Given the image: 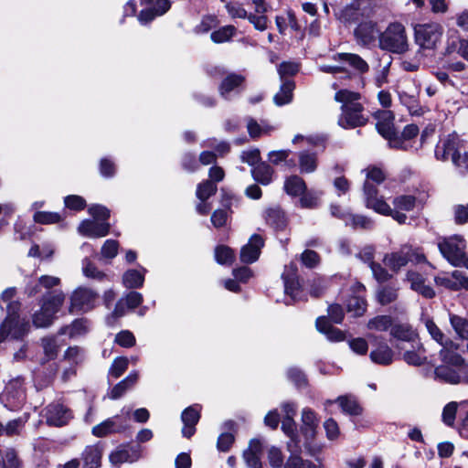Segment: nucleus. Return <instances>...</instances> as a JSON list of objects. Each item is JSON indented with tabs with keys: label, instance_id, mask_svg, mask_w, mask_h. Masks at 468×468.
Segmentation results:
<instances>
[{
	"label": "nucleus",
	"instance_id": "1",
	"mask_svg": "<svg viewBox=\"0 0 468 468\" xmlns=\"http://www.w3.org/2000/svg\"><path fill=\"white\" fill-rule=\"evenodd\" d=\"M360 99V93L349 90L343 89L335 92V101L342 104L338 119L341 127L355 128L367 123L368 119L364 114L365 109L359 101Z\"/></svg>",
	"mask_w": 468,
	"mask_h": 468
},
{
	"label": "nucleus",
	"instance_id": "2",
	"mask_svg": "<svg viewBox=\"0 0 468 468\" xmlns=\"http://www.w3.org/2000/svg\"><path fill=\"white\" fill-rule=\"evenodd\" d=\"M440 357L443 365L435 367V379L448 384L468 383V364L457 352L444 347Z\"/></svg>",
	"mask_w": 468,
	"mask_h": 468
},
{
	"label": "nucleus",
	"instance_id": "3",
	"mask_svg": "<svg viewBox=\"0 0 468 468\" xmlns=\"http://www.w3.org/2000/svg\"><path fill=\"white\" fill-rule=\"evenodd\" d=\"M366 174V181L363 186L366 206L377 213L390 212L389 205L378 195L376 185L381 184L385 180V174L379 167L368 166L363 170Z\"/></svg>",
	"mask_w": 468,
	"mask_h": 468
},
{
	"label": "nucleus",
	"instance_id": "4",
	"mask_svg": "<svg viewBox=\"0 0 468 468\" xmlns=\"http://www.w3.org/2000/svg\"><path fill=\"white\" fill-rule=\"evenodd\" d=\"M19 309L20 303H8L6 307L7 316L0 325V342L9 337L11 339H20L27 334L29 324L19 318Z\"/></svg>",
	"mask_w": 468,
	"mask_h": 468
},
{
	"label": "nucleus",
	"instance_id": "5",
	"mask_svg": "<svg viewBox=\"0 0 468 468\" xmlns=\"http://www.w3.org/2000/svg\"><path fill=\"white\" fill-rule=\"evenodd\" d=\"M442 256L453 266L468 269V257L464 252L465 241L458 235L444 238L438 243Z\"/></svg>",
	"mask_w": 468,
	"mask_h": 468
},
{
	"label": "nucleus",
	"instance_id": "6",
	"mask_svg": "<svg viewBox=\"0 0 468 468\" xmlns=\"http://www.w3.org/2000/svg\"><path fill=\"white\" fill-rule=\"evenodd\" d=\"M379 47L382 49L401 54L408 49V38L405 27L400 23L390 24L379 35Z\"/></svg>",
	"mask_w": 468,
	"mask_h": 468
},
{
	"label": "nucleus",
	"instance_id": "7",
	"mask_svg": "<svg viewBox=\"0 0 468 468\" xmlns=\"http://www.w3.org/2000/svg\"><path fill=\"white\" fill-rule=\"evenodd\" d=\"M423 260L424 256L418 253L412 246L404 244L398 250L386 253L383 258V262L389 270L397 272L409 262L419 263Z\"/></svg>",
	"mask_w": 468,
	"mask_h": 468
},
{
	"label": "nucleus",
	"instance_id": "8",
	"mask_svg": "<svg viewBox=\"0 0 468 468\" xmlns=\"http://www.w3.org/2000/svg\"><path fill=\"white\" fill-rule=\"evenodd\" d=\"M99 300V293L88 287L80 286L70 294L69 312L70 314L88 313L94 309Z\"/></svg>",
	"mask_w": 468,
	"mask_h": 468
},
{
	"label": "nucleus",
	"instance_id": "9",
	"mask_svg": "<svg viewBox=\"0 0 468 468\" xmlns=\"http://www.w3.org/2000/svg\"><path fill=\"white\" fill-rule=\"evenodd\" d=\"M414 32L416 43L426 49H434L442 36V28L437 23L418 24Z\"/></svg>",
	"mask_w": 468,
	"mask_h": 468
},
{
	"label": "nucleus",
	"instance_id": "10",
	"mask_svg": "<svg viewBox=\"0 0 468 468\" xmlns=\"http://www.w3.org/2000/svg\"><path fill=\"white\" fill-rule=\"evenodd\" d=\"M282 279L284 284V292L290 301H286V304H291L297 301L304 300L303 291L300 285L297 276V267L295 264L291 263L285 266L282 274Z\"/></svg>",
	"mask_w": 468,
	"mask_h": 468
},
{
	"label": "nucleus",
	"instance_id": "11",
	"mask_svg": "<svg viewBox=\"0 0 468 468\" xmlns=\"http://www.w3.org/2000/svg\"><path fill=\"white\" fill-rule=\"evenodd\" d=\"M435 154L439 159L445 160L451 158L455 165H460L462 155L460 153L459 137L455 134L449 135L441 144L437 145Z\"/></svg>",
	"mask_w": 468,
	"mask_h": 468
},
{
	"label": "nucleus",
	"instance_id": "12",
	"mask_svg": "<svg viewBox=\"0 0 468 468\" xmlns=\"http://www.w3.org/2000/svg\"><path fill=\"white\" fill-rule=\"evenodd\" d=\"M71 410L59 402H54L45 409L46 421L50 426L62 427L72 419Z\"/></svg>",
	"mask_w": 468,
	"mask_h": 468
},
{
	"label": "nucleus",
	"instance_id": "13",
	"mask_svg": "<svg viewBox=\"0 0 468 468\" xmlns=\"http://www.w3.org/2000/svg\"><path fill=\"white\" fill-rule=\"evenodd\" d=\"M142 449L139 445L122 444L109 456L111 463L119 467L125 463H133L141 458Z\"/></svg>",
	"mask_w": 468,
	"mask_h": 468
},
{
	"label": "nucleus",
	"instance_id": "14",
	"mask_svg": "<svg viewBox=\"0 0 468 468\" xmlns=\"http://www.w3.org/2000/svg\"><path fill=\"white\" fill-rule=\"evenodd\" d=\"M392 204L394 208L390 207V212L381 214L391 216L399 224H404L408 218L401 211L410 212L413 210L416 206V197L411 195H400L393 199Z\"/></svg>",
	"mask_w": 468,
	"mask_h": 468
},
{
	"label": "nucleus",
	"instance_id": "15",
	"mask_svg": "<svg viewBox=\"0 0 468 468\" xmlns=\"http://www.w3.org/2000/svg\"><path fill=\"white\" fill-rule=\"evenodd\" d=\"M126 427L125 420L121 416L116 415L94 426L91 433L95 437L102 438L112 433L122 432Z\"/></svg>",
	"mask_w": 468,
	"mask_h": 468
},
{
	"label": "nucleus",
	"instance_id": "16",
	"mask_svg": "<svg viewBox=\"0 0 468 468\" xmlns=\"http://www.w3.org/2000/svg\"><path fill=\"white\" fill-rule=\"evenodd\" d=\"M336 210H339L337 206L332 205L330 207L331 215L345 221L346 226H351L354 229H371L373 226L372 220L365 216L355 215L350 212H343L341 215H338Z\"/></svg>",
	"mask_w": 468,
	"mask_h": 468
},
{
	"label": "nucleus",
	"instance_id": "17",
	"mask_svg": "<svg viewBox=\"0 0 468 468\" xmlns=\"http://www.w3.org/2000/svg\"><path fill=\"white\" fill-rule=\"evenodd\" d=\"M263 246L264 240L261 236L253 234L249 242L241 248L240 261L244 263H253L259 259Z\"/></svg>",
	"mask_w": 468,
	"mask_h": 468
},
{
	"label": "nucleus",
	"instance_id": "18",
	"mask_svg": "<svg viewBox=\"0 0 468 468\" xmlns=\"http://www.w3.org/2000/svg\"><path fill=\"white\" fill-rule=\"evenodd\" d=\"M110 231V224L99 222L98 220H83L79 226V232L81 235L90 238H101L106 236Z\"/></svg>",
	"mask_w": 468,
	"mask_h": 468
},
{
	"label": "nucleus",
	"instance_id": "19",
	"mask_svg": "<svg viewBox=\"0 0 468 468\" xmlns=\"http://www.w3.org/2000/svg\"><path fill=\"white\" fill-rule=\"evenodd\" d=\"M65 302V294L62 291H53L43 295L39 304L54 317L59 312Z\"/></svg>",
	"mask_w": 468,
	"mask_h": 468
},
{
	"label": "nucleus",
	"instance_id": "20",
	"mask_svg": "<svg viewBox=\"0 0 468 468\" xmlns=\"http://www.w3.org/2000/svg\"><path fill=\"white\" fill-rule=\"evenodd\" d=\"M199 418V410L195 406H190L182 412L181 420L184 424L182 434L184 437L190 438L194 435Z\"/></svg>",
	"mask_w": 468,
	"mask_h": 468
},
{
	"label": "nucleus",
	"instance_id": "21",
	"mask_svg": "<svg viewBox=\"0 0 468 468\" xmlns=\"http://www.w3.org/2000/svg\"><path fill=\"white\" fill-rule=\"evenodd\" d=\"M379 30L377 25L372 22H365L358 25L355 30V36L357 41L363 45H369L379 38Z\"/></svg>",
	"mask_w": 468,
	"mask_h": 468
},
{
	"label": "nucleus",
	"instance_id": "22",
	"mask_svg": "<svg viewBox=\"0 0 468 468\" xmlns=\"http://www.w3.org/2000/svg\"><path fill=\"white\" fill-rule=\"evenodd\" d=\"M282 431L289 437L287 449L290 452L301 450L299 436L297 434L296 423L293 418H283Z\"/></svg>",
	"mask_w": 468,
	"mask_h": 468
},
{
	"label": "nucleus",
	"instance_id": "23",
	"mask_svg": "<svg viewBox=\"0 0 468 468\" xmlns=\"http://www.w3.org/2000/svg\"><path fill=\"white\" fill-rule=\"evenodd\" d=\"M419 90L415 89L411 92L401 90L399 92L400 102L407 107L411 115L420 116L424 113V108L420 104Z\"/></svg>",
	"mask_w": 468,
	"mask_h": 468
},
{
	"label": "nucleus",
	"instance_id": "24",
	"mask_svg": "<svg viewBox=\"0 0 468 468\" xmlns=\"http://www.w3.org/2000/svg\"><path fill=\"white\" fill-rule=\"evenodd\" d=\"M412 349L406 350L403 354L404 361L410 366L420 367L427 362L426 350L420 341H415Z\"/></svg>",
	"mask_w": 468,
	"mask_h": 468
},
{
	"label": "nucleus",
	"instance_id": "25",
	"mask_svg": "<svg viewBox=\"0 0 468 468\" xmlns=\"http://www.w3.org/2000/svg\"><path fill=\"white\" fill-rule=\"evenodd\" d=\"M143 302V295L138 292L132 291L120 299L114 308L113 314L117 317L122 316L125 314V307L134 309L139 306Z\"/></svg>",
	"mask_w": 468,
	"mask_h": 468
},
{
	"label": "nucleus",
	"instance_id": "26",
	"mask_svg": "<svg viewBox=\"0 0 468 468\" xmlns=\"http://www.w3.org/2000/svg\"><path fill=\"white\" fill-rule=\"evenodd\" d=\"M378 122L376 124L378 132L385 138H391L394 135L395 128L393 124L394 116L390 111H381L377 114Z\"/></svg>",
	"mask_w": 468,
	"mask_h": 468
},
{
	"label": "nucleus",
	"instance_id": "27",
	"mask_svg": "<svg viewBox=\"0 0 468 468\" xmlns=\"http://www.w3.org/2000/svg\"><path fill=\"white\" fill-rule=\"evenodd\" d=\"M102 456V445L87 446L82 452L83 468H99Z\"/></svg>",
	"mask_w": 468,
	"mask_h": 468
},
{
	"label": "nucleus",
	"instance_id": "28",
	"mask_svg": "<svg viewBox=\"0 0 468 468\" xmlns=\"http://www.w3.org/2000/svg\"><path fill=\"white\" fill-rule=\"evenodd\" d=\"M2 399L11 402V400L20 403L24 399L23 379L16 378L11 380L5 387L2 394Z\"/></svg>",
	"mask_w": 468,
	"mask_h": 468
},
{
	"label": "nucleus",
	"instance_id": "29",
	"mask_svg": "<svg viewBox=\"0 0 468 468\" xmlns=\"http://www.w3.org/2000/svg\"><path fill=\"white\" fill-rule=\"evenodd\" d=\"M315 325L317 330L325 335L330 341L339 342L345 339V334L340 329L332 326L325 316L318 317Z\"/></svg>",
	"mask_w": 468,
	"mask_h": 468
},
{
	"label": "nucleus",
	"instance_id": "30",
	"mask_svg": "<svg viewBox=\"0 0 468 468\" xmlns=\"http://www.w3.org/2000/svg\"><path fill=\"white\" fill-rule=\"evenodd\" d=\"M245 81V77L240 74L230 73L226 76L221 81L218 90L219 94L225 98L229 99L231 91H234L238 89L243 82Z\"/></svg>",
	"mask_w": 468,
	"mask_h": 468
},
{
	"label": "nucleus",
	"instance_id": "31",
	"mask_svg": "<svg viewBox=\"0 0 468 468\" xmlns=\"http://www.w3.org/2000/svg\"><path fill=\"white\" fill-rule=\"evenodd\" d=\"M302 431L304 433L306 440L313 439L318 426V420L314 412L309 408L303 409L302 411Z\"/></svg>",
	"mask_w": 468,
	"mask_h": 468
},
{
	"label": "nucleus",
	"instance_id": "32",
	"mask_svg": "<svg viewBox=\"0 0 468 468\" xmlns=\"http://www.w3.org/2000/svg\"><path fill=\"white\" fill-rule=\"evenodd\" d=\"M369 356L373 363L388 366L393 361L394 352L387 344H381L370 352Z\"/></svg>",
	"mask_w": 468,
	"mask_h": 468
},
{
	"label": "nucleus",
	"instance_id": "33",
	"mask_svg": "<svg viewBox=\"0 0 468 468\" xmlns=\"http://www.w3.org/2000/svg\"><path fill=\"white\" fill-rule=\"evenodd\" d=\"M299 170L302 174H310L317 168V155L309 151H301L298 154Z\"/></svg>",
	"mask_w": 468,
	"mask_h": 468
},
{
	"label": "nucleus",
	"instance_id": "34",
	"mask_svg": "<svg viewBox=\"0 0 468 468\" xmlns=\"http://www.w3.org/2000/svg\"><path fill=\"white\" fill-rule=\"evenodd\" d=\"M146 270H128L122 275V284L129 289L141 288L144 282V274Z\"/></svg>",
	"mask_w": 468,
	"mask_h": 468
},
{
	"label": "nucleus",
	"instance_id": "35",
	"mask_svg": "<svg viewBox=\"0 0 468 468\" xmlns=\"http://www.w3.org/2000/svg\"><path fill=\"white\" fill-rule=\"evenodd\" d=\"M139 374L137 371L131 372L124 379L116 384L110 394L112 399L121 398L128 389L137 382Z\"/></svg>",
	"mask_w": 468,
	"mask_h": 468
},
{
	"label": "nucleus",
	"instance_id": "36",
	"mask_svg": "<svg viewBox=\"0 0 468 468\" xmlns=\"http://www.w3.org/2000/svg\"><path fill=\"white\" fill-rule=\"evenodd\" d=\"M295 84L292 80H284L282 82L279 91L274 95L273 101L277 106H282L292 101V91Z\"/></svg>",
	"mask_w": 468,
	"mask_h": 468
},
{
	"label": "nucleus",
	"instance_id": "37",
	"mask_svg": "<svg viewBox=\"0 0 468 468\" xmlns=\"http://www.w3.org/2000/svg\"><path fill=\"white\" fill-rule=\"evenodd\" d=\"M274 170L265 162H261L251 169L254 180L261 185H269L272 181Z\"/></svg>",
	"mask_w": 468,
	"mask_h": 468
},
{
	"label": "nucleus",
	"instance_id": "38",
	"mask_svg": "<svg viewBox=\"0 0 468 468\" xmlns=\"http://www.w3.org/2000/svg\"><path fill=\"white\" fill-rule=\"evenodd\" d=\"M390 334L394 338L405 342L416 341L417 334L409 324H395L390 329Z\"/></svg>",
	"mask_w": 468,
	"mask_h": 468
},
{
	"label": "nucleus",
	"instance_id": "39",
	"mask_svg": "<svg viewBox=\"0 0 468 468\" xmlns=\"http://www.w3.org/2000/svg\"><path fill=\"white\" fill-rule=\"evenodd\" d=\"M335 58H338L341 61L348 63L351 67H353L360 73H364L368 70L367 63L358 55L351 53H339L336 56H335Z\"/></svg>",
	"mask_w": 468,
	"mask_h": 468
},
{
	"label": "nucleus",
	"instance_id": "40",
	"mask_svg": "<svg viewBox=\"0 0 468 468\" xmlns=\"http://www.w3.org/2000/svg\"><path fill=\"white\" fill-rule=\"evenodd\" d=\"M284 189L288 195L296 197L304 193L306 186L303 178L292 176L285 180Z\"/></svg>",
	"mask_w": 468,
	"mask_h": 468
},
{
	"label": "nucleus",
	"instance_id": "41",
	"mask_svg": "<svg viewBox=\"0 0 468 468\" xmlns=\"http://www.w3.org/2000/svg\"><path fill=\"white\" fill-rule=\"evenodd\" d=\"M335 401L339 403L343 412L348 415L357 416L362 413V408L357 401L350 396H340Z\"/></svg>",
	"mask_w": 468,
	"mask_h": 468
},
{
	"label": "nucleus",
	"instance_id": "42",
	"mask_svg": "<svg viewBox=\"0 0 468 468\" xmlns=\"http://www.w3.org/2000/svg\"><path fill=\"white\" fill-rule=\"evenodd\" d=\"M88 330V321L86 319H76L70 325L62 327L59 330L60 335H68L69 337H77L84 335Z\"/></svg>",
	"mask_w": 468,
	"mask_h": 468
},
{
	"label": "nucleus",
	"instance_id": "43",
	"mask_svg": "<svg viewBox=\"0 0 468 468\" xmlns=\"http://www.w3.org/2000/svg\"><path fill=\"white\" fill-rule=\"evenodd\" d=\"M81 271L82 274L89 279L102 281L107 277V275L102 271H100L97 266L87 257L84 258L81 261Z\"/></svg>",
	"mask_w": 468,
	"mask_h": 468
},
{
	"label": "nucleus",
	"instance_id": "44",
	"mask_svg": "<svg viewBox=\"0 0 468 468\" xmlns=\"http://www.w3.org/2000/svg\"><path fill=\"white\" fill-rule=\"evenodd\" d=\"M460 413V402L451 401L442 410L441 420L448 427H453L456 415Z\"/></svg>",
	"mask_w": 468,
	"mask_h": 468
},
{
	"label": "nucleus",
	"instance_id": "45",
	"mask_svg": "<svg viewBox=\"0 0 468 468\" xmlns=\"http://www.w3.org/2000/svg\"><path fill=\"white\" fill-rule=\"evenodd\" d=\"M41 346L43 348L45 360L49 361L57 357L58 353V345L56 337L47 336L41 339Z\"/></svg>",
	"mask_w": 468,
	"mask_h": 468
},
{
	"label": "nucleus",
	"instance_id": "46",
	"mask_svg": "<svg viewBox=\"0 0 468 468\" xmlns=\"http://www.w3.org/2000/svg\"><path fill=\"white\" fill-rule=\"evenodd\" d=\"M450 323L456 332V334L463 338L468 339V320L456 315V314H450Z\"/></svg>",
	"mask_w": 468,
	"mask_h": 468
},
{
	"label": "nucleus",
	"instance_id": "47",
	"mask_svg": "<svg viewBox=\"0 0 468 468\" xmlns=\"http://www.w3.org/2000/svg\"><path fill=\"white\" fill-rule=\"evenodd\" d=\"M201 145L203 147L212 148L215 150L214 153L217 154V156L223 157L227 154L230 150V145L226 141H218L215 138H210L202 142Z\"/></svg>",
	"mask_w": 468,
	"mask_h": 468
},
{
	"label": "nucleus",
	"instance_id": "48",
	"mask_svg": "<svg viewBox=\"0 0 468 468\" xmlns=\"http://www.w3.org/2000/svg\"><path fill=\"white\" fill-rule=\"evenodd\" d=\"M424 324L431 336L436 342L441 345L442 348L447 347V344L449 341L445 337L444 334L441 331V329L435 324V323L431 319L426 318L424 320Z\"/></svg>",
	"mask_w": 468,
	"mask_h": 468
},
{
	"label": "nucleus",
	"instance_id": "49",
	"mask_svg": "<svg viewBox=\"0 0 468 468\" xmlns=\"http://www.w3.org/2000/svg\"><path fill=\"white\" fill-rule=\"evenodd\" d=\"M347 312L361 316L367 310V302L362 296H353L347 301Z\"/></svg>",
	"mask_w": 468,
	"mask_h": 468
},
{
	"label": "nucleus",
	"instance_id": "50",
	"mask_svg": "<svg viewBox=\"0 0 468 468\" xmlns=\"http://www.w3.org/2000/svg\"><path fill=\"white\" fill-rule=\"evenodd\" d=\"M367 327L370 330L387 331L392 327V318L388 315H378L368 321Z\"/></svg>",
	"mask_w": 468,
	"mask_h": 468
},
{
	"label": "nucleus",
	"instance_id": "51",
	"mask_svg": "<svg viewBox=\"0 0 468 468\" xmlns=\"http://www.w3.org/2000/svg\"><path fill=\"white\" fill-rule=\"evenodd\" d=\"M55 317L40 306V309L34 313L32 316L33 324L36 327H48Z\"/></svg>",
	"mask_w": 468,
	"mask_h": 468
},
{
	"label": "nucleus",
	"instance_id": "52",
	"mask_svg": "<svg viewBox=\"0 0 468 468\" xmlns=\"http://www.w3.org/2000/svg\"><path fill=\"white\" fill-rule=\"evenodd\" d=\"M398 297L397 289L391 286H382L378 290L377 298L382 304L386 305L394 302Z\"/></svg>",
	"mask_w": 468,
	"mask_h": 468
},
{
	"label": "nucleus",
	"instance_id": "53",
	"mask_svg": "<svg viewBox=\"0 0 468 468\" xmlns=\"http://www.w3.org/2000/svg\"><path fill=\"white\" fill-rule=\"evenodd\" d=\"M217 192V186L212 181L207 180L200 183L197 188V197L200 201H206Z\"/></svg>",
	"mask_w": 468,
	"mask_h": 468
},
{
	"label": "nucleus",
	"instance_id": "54",
	"mask_svg": "<svg viewBox=\"0 0 468 468\" xmlns=\"http://www.w3.org/2000/svg\"><path fill=\"white\" fill-rule=\"evenodd\" d=\"M266 221L274 229H282L285 226L283 213L279 209H268L266 211Z\"/></svg>",
	"mask_w": 468,
	"mask_h": 468
},
{
	"label": "nucleus",
	"instance_id": "55",
	"mask_svg": "<svg viewBox=\"0 0 468 468\" xmlns=\"http://www.w3.org/2000/svg\"><path fill=\"white\" fill-rule=\"evenodd\" d=\"M234 26H226L211 33V39L215 43H223L229 41L235 34Z\"/></svg>",
	"mask_w": 468,
	"mask_h": 468
},
{
	"label": "nucleus",
	"instance_id": "56",
	"mask_svg": "<svg viewBox=\"0 0 468 468\" xmlns=\"http://www.w3.org/2000/svg\"><path fill=\"white\" fill-rule=\"evenodd\" d=\"M215 258L219 264H229L233 261V250L224 245L218 246L215 250Z\"/></svg>",
	"mask_w": 468,
	"mask_h": 468
},
{
	"label": "nucleus",
	"instance_id": "57",
	"mask_svg": "<svg viewBox=\"0 0 468 468\" xmlns=\"http://www.w3.org/2000/svg\"><path fill=\"white\" fill-rule=\"evenodd\" d=\"M248 133L252 138H258L261 134L269 133L273 128L271 126H261L254 119L247 120Z\"/></svg>",
	"mask_w": 468,
	"mask_h": 468
},
{
	"label": "nucleus",
	"instance_id": "58",
	"mask_svg": "<svg viewBox=\"0 0 468 468\" xmlns=\"http://www.w3.org/2000/svg\"><path fill=\"white\" fill-rule=\"evenodd\" d=\"M129 359L124 356L115 358L112 364L109 373L115 378L121 377L128 368Z\"/></svg>",
	"mask_w": 468,
	"mask_h": 468
},
{
	"label": "nucleus",
	"instance_id": "59",
	"mask_svg": "<svg viewBox=\"0 0 468 468\" xmlns=\"http://www.w3.org/2000/svg\"><path fill=\"white\" fill-rule=\"evenodd\" d=\"M299 71V65L295 62H282L278 67V73L282 82L288 80L287 77L294 76Z\"/></svg>",
	"mask_w": 468,
	"mask_h": 468
},
{
	"label": "nucleus",
	"instance_id": "60",
	"mask_svg": "<svg viewBox=\"0 0 468 468\" xmlns=\"http://www.w3.org/2000/svg\"><path fill=\"white\" fill-rule=\"evenodd\" d=\"M60 218V215L55 212L37 211L34 214V220L40 224L57 223Z\"/></svg>",
	"mask_w": 468,
	"mask_h": 468
},
{
	"label": "nucleus",
	"instance_id": "61",
	"mask_svg": "<svg viewBox=\"0 0 468 468\" xmlns=\"http://www.w3.org/2000/svg\"><path fill=\"white\" fill-rule=\"evenodd\" d=\"M119 244L114 239H107L101 247V254L104 259H113L118 253Z\"/></svg>",
	"mask_w": 468,
	"mask_h": 468
},
{
	"label": "nucleus",
	"instance_id": "62",
	"mask_svg": "<svg viewBox=\"0 0 468 468\" xmlns=\"http://www.w3.org/2000/svg\"><path fill=\"white\" fill-rule=\"evenodd\" d=\"M114 341L122 347H132L135 344V337L132 332L124 330L116 335Z\"/></svg>",
	"mask_w": 468,
	"mask_h": 468
},
{
	"label": "nucleus",
	"instance_id": "63",
	"mask_svg": "<svg viewBox=\"0 0 468 468\" xmlns=\"http://www.w3.org/2000/svg\"><path fill=\"white\" fill-rule=\"evenodd\" d=\"M372 271L374 278L379 282H385L391 278V274L380 264L378 262L371 263L369 266Z\"/></svg>",
	"mask_w": 468,
	"mask_h": 468
},
{
	"label": "nucleus",
	"instance_id": "64",
	"mask_svg": "<svg viewBox=\"0 0 468 468\" xmlns=\"http://www.w3.org/2000/svg\"><path fill=\"white\" fill-rule=\"evenodd\" d=\"M300 451L291 452L290 457L284 463V468H304L306 461L300 456Z\"/></svg>",
	"mask_w": 468,
	"mask_h": 468
}]
</instances>
